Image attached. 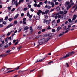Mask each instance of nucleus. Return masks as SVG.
<instances>
[{"mask_svg":"<svg viewBox=\"0 0 77 77\" xmlns=\"http://www.w3.org/2000/svg\"><path fill=\"white\" fill-rule=\"evenodd\" d=\"M50 39V37L46 39V40H45V39L44 38H42L39 40L38 45H41V44H44V43H46Z\"/></svg>","mask_w":77,"mask_h":77,"instance_id":"obj_1","label":"nucleus"},{"mask_svg":"<svg viewBox=\"0 0 77 77\" xmlns=\"http://www.w3.org/2000/svg\"><path fill=\"white\" fill-rule=\"evenodd\" d=\"M15 0H12V5H16V6L17 7L18 5V4H19V2L18 3L17 0H16L15 1Z\"/></svg>","mask_w":77,"mask_h":77,"instance_id":"obj_2","label":"nucleus"},{"mask_svg":"<svg viewBox=\"0 0 77 77\" xmlns=\"http://www.w3.org/2000/svg\"><path fill=\"white\" fill-rule=\"evenodd\" d=\"M75 53V52L73 51L69 52L68 54H66V56H65L64 57H68L70 55H72V54H74Z\"/></svg>","mask_w":77,"mask_h":77,"instance_id":"obj_3","label":"nucleus"},{"mask_svg":"<svg viewBox=\"0 0 77 77\" xmlns=\"http://www.w3.org/2000/svg\"><path fill=\"white\" fill-rule=\"evenodd\" d=\"M61 29H62V27L60 26L58 27L57 28L56 31L57 32H59V30H60Z\"/></svg>","mask_w":77,"mask_h":77,"instance_id":"obj_4","label":"nucleus"},{"mask_svg":"<svg viewBox=\"0 0 77 77\" xmlns=\"http://www.w3.org/2000/svg\"><path fill=\"white\" fill-rule=\"evenodd\" d=\"M70 30V28H67L66 29V31H65L64 32V33H67L68 32V31Z\"/></svg>","mask_w":77,"mask_h":77,"instance_id":"obj_5","label":"nucleus"},{"mask_svg":"<svg viewBox=\"0 0 77 77\" xmlns=\"http://www.w3.org/2000/svg\"><path fill=\"white\" fill-rule=\"evenodd\" d=\"M64 32H62V33H60L58 35V36H59V37H60L63 35H64Z\"/></svg>","mask_w":77,"mask_h":77,"instance_id":"obj_6","label":"nucleus"},{"mask_svg":"<svg viewBox=\"0 0 77 77\" xmlns=\"http://www.w3.org/2000/svg\"><path fill=\"white\" fill-rule=\"evenodd\" d=\"M77 18V15H74L73 16V18L72 19V21H74Z\"/></svg>","mask_w":77,"mask_h":77,"instance_id":"obj_7","label":"nucleus"},{"mask_svg":"<svg viewBox=\"0 0 77 77\" xmlns=\"http://www.w3.org/2000/svg\"><path fill=\"white\" fill-rule=\"evenodd\" d=\"M50 4H51V5H52L51 6L52 8H53V7H54V6L55 5H54V2H51L50 3Z\"/></svg>","mask_w":77,"mask_h":77,"instance_id":"obj_8","label":"nucleus"},{"mask_svg":"<svg viewBox=\"0 0 77 77\" xmlns=\"http://www.w3.org/2000/svg\"><path fill=\"white\" fill-rule=\"evenodd\" d=\"M14 25V24H10L8 26H7V27L6 28V29H8V28H9V27H12V26Z\"/></svg>","mask_w":77,"mask_h":77,"instance_id":"obj_9","label":"nucleus"},{"mask_svg":"<svg viewBox=\"0 0 77 77\" xmlns=\"http://www.w3.org/2000/svg\"><path fill=\"white\" fill-rule=\"evenodd\" d=\"M40 19V16H37L35 18L36 20H39Z\"/></svg>","mask_w":77,"mask_h":77,"instance_id":"obj_10","label":"nucleus"},{"mask_svg":"<svg viewBox=\"0 0 77 77\" xmlns=\"http://www.w3.org/2000/svg\"><path fill=\"white\" fill-rule=\"evenodd\" d=\"M41 38V35H40L39 36H38L37 37H36L34 38V39H38L39 38L40 39V38Z\"/></svg>","mask_w":77,"mask_h":77,"instance_id":"obj_11","label":"nucleus"},{"mask_svg":"<svg viewBox=\"0 0 77 77\" xmlns=\"http://www.w3.org/2000/svg\"><path fill=\"white\" fill-rule=\"evenodd\" d=\"M71 7V4L69 5L67 7V10H68V9H70Z\"/></svg>","mask_w":77,"mask_h":77,"instance_id":"obj_12","label":"nucleus"},{"mask_svg":"<svg viewBox=\"0 0 77 77\" xmlns=\"http://www.w3.org/2000/svg\"><path fill=\"white\" fill-rule=\"evenodd\" d=\"M30 30H31V32H30V33H32L33 32V28H32V27H30Z\"/></svg>","mask_w":77,"mask_h":77,"instance_id":"obj_13","label":"nucleus"},{"mask_svg":"<svg viewBox=\"0 0 77 77\" xmlns=\"http://www.w3.org/2000/svg\"><path fill=\"white\" fill-rule=\"evenodd\" d=\"M9 43H6V46H5V48H7V47H8V46H9Z\"/></svg>","mask_w":77,"mask_h":77,"instance_id":"obj_14","label":"nucleus"},{"mask_svg":"<svg viewBox=\"0 0 77 77\" xmlns=\"http://www.w3.org/2000/svg\"><path fill=\"white\" fill-rule=\"evenodd\" d=\"M19 16V14H17L15 16L14 18L15 19H17V18H18V17Z\"/></svg>","mask_w":77,"mask_h":77,"instance_id":"obj_15","label":"nucleus"},{"mask_svg":"<svg viewBox=\"0 0 77 77\" xmlns=\"http://www.w3.org/2000/svg\"><path fill=\"white\" fill-rule=\"evenodd\" d=\"M23 3L24 2V0H20L19 2V4H20L21 3Z\"/></svg>","mask_w":77,"mask_h":77,"instance_id":"obj_16","label":"nucleus"},{"mask_svg":"<svg viewBox=\"0 0 77 77\" xmlns=\"http://www.w3.org/2000/svg\"><path fill=\"white\" fill-rule=\"evenodd\" d=\"M61 18H62V19H63V18H64V19H66V15H63Z\"/></svg>","mask_w":77,"mask_h":77,"instance_id":"obj_17","label":"nucleus"},{"mask_svg":"<svg viewBox=\"0 0 77 77\" xmlns=\"http://www.w3.org/2000/svg\"><path fill=\"white\" fill-rule=\"evenodd\" d=\"M22 48V46H20V47H17V50H18L19 51H20V50Z\"/></svg>","mask_w":77,"mask_h":77,"instance_id":"obj_18","label":"nucleus"},{"mask_svg":"<svg viewBox=\"0 0 77 77\" xmlns=\"http://www.w3.org/2000/svg\"><path fill=\"white\" fill-rule=\"evenodd\" d=\"M29 29V27L27 26L25 27L24 29V30H28Z\"/></svg>","mask_w":77,"mask_h":77,"instance_id":"obj_19","label":"nucleus"},{"mask_svg":"<svg viewBox=\"0 0 77 77\" xmlns=\"http://www.w3.org/2000/svg\"><path fill=\"white\" fill-rule=\"evenodd\" d=\"M42 29V26H38V30H41Z\"/></svg>","mask_w":77,"mask_h":77,"instance_id":"obj_20","label":"nucleus"},{"mask_svg":"<svg viewBox=\"0 0 77 77\" xmlns=\"http://www.w3.org/2000/svg\"><path fill=\"white\" fill-rule=\"evenodd\" d=\"M65 56H64V57H63L60 58L59 59L60 60H62V59H63L64 58H66V57H65Z\"/></svg>","mask_w":77,"mask_h":77,"instance_id":"obj_21","label":"nucleus"},{"mask_svg":"<svg viewBox=\"0 0 77 77\" xmlns=\"http://www.w3.org/2000/svg\"><path fill=\"white\" fill-rule=\"evenodd\" d=\"M75 7H76L75 9H74V11H75L77 9V6H76V5H75V6H74L73 8V9H74V8H75Z\"/></svg>","mask_w":77,"mask_h":77,"instance_id":"obj_22","label":"nucleus"},{"mask_svg":"<svg viewBox=\"0 0 77 77\" xmlns=\"http://www.w3.org/2000/svg\"><path fill=\"white\" fill-rule=\"evenodd\" d=\"M20 66H18L16 68H15L14 69H16V70H18V69H19V68H20Z\"/></svg>","mask_w":77,"mask_h":77,"instance_id":"obj_23","label":"nucleus"},{"mask_svg":"<svg viewBox=\"0 0 77 77\" xmlns=\"http://www.w3.org/2000/svg\"><path fill=\"white\" fill-rule=\"evenodd\" d=\"M3 18H1L0 19V23H1L2 22H3Z\"/></svg>","mask_w":77,"mask_h":77,"instance_id":"obj_24","label":"nucleus"},{"mask_svg":"<svg viewBox=\"0 0 77 77\" xmlns=\"http://www.w3.org/2000/svg\"><path fill=\"white\" fill-rule=\"evenodd\" d=\"M70 3V2H69L67 1L66 2V4L67 5H69Z\"/></svg>","mask_w":77,"mask_h":77,"instance_id":"obj_25","label":"nucleus"},{"mask_svg":"<svg viewBox=\"0 0 77 77\" xmlns=\"http://www.w3.org/2000/svg\"><path fill=\"white\" fill-rule=\"evenodd\" d=\"M48 20H47L46 19H44V21H43L44 23H47V22Z\"/></svg>","mask_w":77,"mask_h":77,"instance_id":"obj_26","label":"nucleus"},{"mask_svg":"<svg viewBox=\"0 0 77 77\" xmlns=\"http://www.w3.org/2000/svg\"><path fill=\"white\" fill-rule=\"evenodd\" d=\"M67 12H68V11H66L65 10H64L63 14L64 15H65V14H67Z\"/></svg>","mask_w":77,"mask_h":77,"instance_id":"obj_27","label":"nucleus"},{"mask_svg":"<svg viewBox=\"0 0 77 77\" xmlns=\"http://www.w3.org/2000/svg\"><path fill=\"white\" fill-rule=\"evenodd\" d=\"M13 20V18H9L8 19V20L9 21H12Z\"/></svg>","mask_w":77,"mask_h":77,"instance_id":"obj_28","label":"nucleus"},{"mask_svg":"<svg viewBox=\"0 0 77 77\" xmlns=\"http://www.w3.org/2000/svg\"><path fill=\"white\" fill-rule=\"evenodd\" d=\"M48 36H49V37H51L52 36V34H48Z\"/></svg>","mask_w":77,"mask_h":77,"instance_id":"obj_29","label":"nucleus"},{"mask_svg":"<svg viewBox=\"0 0 77 77\" xmlns=\"http://www.w3.org/2000/svg\"><path fill=\"white\" fill-rule=\"evenodd\" d=\"M28 9V8H25L23 9V11H27Z\"/></svg>","mask_w":77,"mask_h":77,"instance_id":"obj_30","label":"nucleus"},{"mask_svg":"<svg viewBox=\"0 0 77 77\" xmlns=\"http://www.w3.org/2000/svg\"><path fill=\"white\" fill-rule=\"evenodd\" d=\"M68 21H69V22H70V23H72V21H71V19H69L68 20Z\"/></svg>","mask_w":77,"mask_h":77,"instance_id":"obj_31","label":"nucleus"},{"mask_svg":"<svg viewBox=\"0 0 77 77\" xmlns=\"http://www.w3.org/2000/svg\"><path fill=\"white\" fill-rule=\"evenodd\" d=\"M56 9H57V11H59V10H60V8L59 7H56Z\"/></svg>","mask_w":77,"mask_h":77,"instance_id":"obj_32","label":"nucleus"},{"mask_svg":"<svg viewBox=\"0 0 77 77\" xmlns=\"http://www.w3.org/2000/svg\"><path fill=\"white\" fill-rule=\"evenodd\" d=\"M56 14H53L52 15V17H55V16H56Z\"/></svg>","mask_w":77,"mask_h":77,"instance_id":"obj_33","label":"nucleus"},{"mask_svg":"<svg viewBox=\"0 0 77 77\" xmlns=\"http://www.w3.org/2000/svg\"><path fill=\"white\" fill-rule=\"evenodd\" d=\"M10 52L11 50H8L5 52V53H10Z\"/></svg>","mask_w":77,"mask_h":77,"instance_id":"obj_34","label":"nucleus"},{"mask_svg":"<svg viewBox=\"0 0 77 77\" xmlns=\"http://www.w3.org/2000/svg\"><path fill=\"white\" fill-rule=\"evenodd\" d=\"M60 19H58L57 20V23H60Z\"/></svg>","mask_w":77,"mask_h":77,"instance_id":"obj_35","label":"nucleus"},{"mask_svg":"<svg viewBox=\"0 0 77 77\" xmlns=\"http://www.w3.org/2000/svg\"><path fill=\"white\" fill-rule=\"evenodd\" d=\"M14 24H17V21L15 20L14 22Z\"/></svg>","mask_w":77,"mask_h":77,"instance_id":"obj_36","label":"nucleus"},{"mask_svg":"<svg viewBox=\"0 0 77 77\" xmlns=\"http://www.w3.org/2000/svg\"><path fill=\"white\" fill-rule=\"evenodd\" d=\"M3 25L2 24H0V28H2V27H3Z\"/></svg>","mask_w":77,"mask_h":77,"instance_id":"obj_37","label":"nucleus"},{"mask_svg":"<svg viewBox=\"0 0 77 77\" xmlns=\"http://www.w3.org/2000/svg\"><path fill=\"white\" fill-rule=\"evenodd\" d=\"M27 16L28 17H29V16H30V13H29V12H27Z\"/></svg>","mask_w":77,"mask_h":77,"instance_id":"obj_38","label":"nucleus"},{"mask_svg":"<svg viewBox=\"0 0 77 77\" xmlns=\"http://www.w3.org/2000/svg\"><path fill=\"white\" fill-rule=\"evenodd\" d=\"M48 12H49V10H46L45 11V14H47Z\"/></svg>","mask_w":77,"mask_h":77,"instance_id":"obj_39","label":"nucleus"},{"mask_svg":"<svg viewBox=\"0 0 77 77\" xmlns=\"http://www.w3.org/2000/svg\"><path fill=\"white\" fill-rule=\"evenodd\" d=\"M7 23H6V21H4L3 23V24H4V25H6Z\"/></svg>","mask_w":77,"mask_h":77,"instance_id":"obj_40","label":"nucleus"},{"mask_svg":"<svg viewBox=\"0 0 77 77\" xmlns=\"http://www.w3.org/2000/svg\"><path fill=\"white\" fill-rule=\"evenodd\" d=\"M8 19V16H7L5 17V20H6Z\"/></svg>","mask_w":77,"mask_h":77,"instance_id":"obj_41","label":"nucleus"},{"mask_svg":"<svg viewBox=\"0 0 77 77\" xmlns=\"http://www.w3.org/2000/svg\"><path fill=\"white\" fill-rule=\"evenodd\" d=\"M52 32H56V30L54 29H53L52 30Z\"/></svg>","mask_w":77,"mask_h":77,"instance_id":"obj_42","label":"nucleus"},{"mask_svg":"<svg viewBox=\"0 0 77 77\" xmlns=\"http://www.w3.org/2000/svg\"><path fill=\"white\" fill-rule=\"evenodd\" d=\"M44 59H45V58H43V59L40 60V62H42V61H43V60H44Z\"/></svg>","mask_w":77,"mask_h":77,"instance_id":"obj_43","label":"nucleus"},{"mask_svg":"<svg viewBox=\"0 0 77 77\" xmlns=\"http://www.w3.org/2000/svg\"><path fill=\"white\" fill-rule=\"evenodd\" d=\"M5 42H8V38H7L5 39Z\"/></svg>","mask_w":77,"mask_h":77,"instance_id":"obj_44","label":"nucleus"},{"mask_svg":"<svg viewBox=\"0 0 77 77\" xmlns=\"http://www.w3.org/2000/svg\"><path fill=\"white\" fill-rule=\"evenodd\" d=\"M47 24H50V22L47 20V22H46Z\"/></svg>","mask_w":77,"mask_h":77,"instance_id":"obj_45","label":"nucleus"},{"mask_svg":"<svg viewBox=\"0 0 77 77\" xmlns=\"http://www.w3.org/2000/svg\"><path fill=\"white\" fill-rule=\"evenodd\" d=\"M15 8H13L11 11V12H13V11H15Z\"/></svg>","mask_w":77,"mask_h":77,"instance_id":"obj_46","label":"nucleus"},{"mask_svg":"<svg viewBox=\"0 0 77 77\" xmlns=\"http://www.w3.org/2000/svg\"><path fill=\"white\" fill-rule=\"evenodd\" d=\"M34 6H35V7H36L37 6V4L35 3L34 4Z\"/></svg>","mask_w":77,"mask_h":77,"instance_id":"obj_47","label":"nucleus"},{"mask_svg":"<svg viewBox=\"0 0 77 77\" xmlns=\"http://www.w3.org/2000/svg\"><path fill=\"white\" fill-rule=\"evenodd\" d=\"M23 23L24 24H26V21H23Z\"/></svg>","mask_w":77,"mask_h":77,"instance_id":"obj_48","label":"nucleus"},{"mask_svg":"<svg viewBox=\"0 0 77 77\" xmlns=\"http://www.w3.org/2000/svg\"><path fill=\"white\" fill-rule=\"evenodd\" d=\"M38 12H39L40 14H41V13H42V11L41 10H39L38 11Z\"/></svg>","mask_w":77,"mask_h":77,"instance_id":"obj_49","label":"nucleus"},{"mask_svg":"<svg viewBox=\"0 0 77 77\" xmlns=\"http://www.w3.org/2000/svg\"><path fill=\"white\" fill-rule=\"evenodd\" d=\"M40 62V60H37V61H36V62L35 63H37V62Z\"/></svg>","mask_w":77,"mask_h":77,"instance_id":"obj_50","label":"nucleus"},{"mask_svg":"<svg viewBox=\"0 0 77 77\" xmlns=\"http://www.w3.org/2000/svg\"><path fill=\"white\" fill-rule=\"evenodd\" d=\"M55 4L56 5H57L59 4V3L58 2H55Z\"/></svg>","mask_w":77,"mask_h":77,"instance_id":"obj_51","label":"nucleus"},{"mask_svg":"<svg viewBox=\"0 0 77 77\" xmlns=\"http://www.w3.org/2000/svg\"><path fill=\"white\" fill-rule=\"evenodd\" d=\"M26 21V18H24L23 19V21Z\"/></svg>","mask_w":77,"mask_h":77,"instance_id":"obj_52","label":"nucleus"},{"mask_svg":"<svg viewBox=\"0 0 77 77\" xmlns=\"http://www.w3.org/2000/svg\"><path fill=\"white\" fill-rule=\"evenodd\" d=\"M32 6L31 5H28V8H31V7Z\"/></svg>","mask_w":77,"mask_h":77,"instance_id":"obj_53","label":"nucleus"},{"mask_svg":"<svg viewBox=\"0 0 77 77\" xmlns=\"http://www.w3.org/2000/svg\"><path fill=\"white\" fill-rule=\"evenodd\" d=\"M48 9H50L51 8V6L50 5H48Z\"/></svg>","mask_w":77,"mask_h":77,"instance_id":"obj_54","label":"nucleus"},{"mask_svg":"<svg viewBox=\"0 0 77 77\" xmlns=\"http://www.w3.org/2000/svg\"><path fill=\"white\" fill-rule=\"evenodd\" d=\"M10 34H11V33L10 32L8 33V34H7V36H9Z\"/></svg>","mask_w":77,"mask_h":77,"instance_id":"obj_55","label":"nucleus"},{"mask_svg":"<svg viewBox=\"0 0 77 77\" xmlns=\"http://www.w3.org/2000/svg\"><path fill=\"white\" fill-rule=\"evenodd\" d=\"M71 27V25H69L68 26V28H70Z\"/></svg>","mask_w":77,"mask_h":77,"instance_id":"obj_56","label":"nucleus"},{"mask_svg":"<svg viewBox=\"0 0 77 77\" xmlns=\"http://www.w3.org/2000/svg\"><path fill=\"white\" fill-rule=\"evenodd\" d=\"M37 7H38V8H40V7H41V5L39 4H38L37 5Z\"/></svg>","mask_w":77,"mask_h":77,"instance_id":"obj_57","label":"nucleus"},{"mask_svg":"<svg viewBox=\"0 0 77 77\" xmlns=\"http://www.w3.org/2000/svg\"><path fill=\"white\" fill-rule=\"evenodd\" d=\"M65 24H67L68 23V21H66V22H65Z\"/></svg>","mask_w":77,"mask_h":77,"instance_id":"obj_58","label":"nucleus"},{"mask_svg":"<svg viewBox=\"0 0 77 77\" xmlns=\"http://www.w3.org/2000/svg\"><path fill=\"white\" fill-rule=\"evenodd\" d=\"M60 14H63V11H60Z\"/></svg>","mask_w":77,"mask_h":77,"instance_id":"obj_59","label":"nucleus"},{"mask_svg":"<svg viewBox=\"0 0 77 77\" xmlns=\"http://www.w3.org/2000/svg\"><path fill=\"white\" fill-rule=\"evenodd\" d=\"M24 15V13H22L21 14V17H23Z\"/></svg>","mask_w":77,"mask_h":77,"instance_id":"obj_60","label":"nucleus"},{"mask_svg":"<svg viewBox=\"0 0 77 77\" xmlns=\"http://www.w3.org/2000/svg\"><path fill=\"white\" fill-rule=\"evenodd\" d=\"M3 56H4V55L2 54L0 55V57H3Z\"/></svg>","mask_w":77,"mask_h":77,"instance_id":"obj_61","label":"nucleus"},{"mask_svg":"<svg viewBox=\"0 0 77 77\" xmlns=\"http://www.w3.org/2000/svg\"><path fill=\"white\" fill-rule=\"evenodd\" d=\"M31 12H33V11H34V10H33V9L31 8Z\"/></svg>","mask_w":77,"mask_h":77,"instance_id":"obj_62","label":"nucleus"},{"mask_svg":"<svg viewBox=\"0 0 77 77\" xmlns=\"http://www.w3.org/2000/svg\"><path fill=\"white\" fill-rule=\"evenodd\" d=\"M47 2H48V1H47V0H46L44 2V3H45V4H46L47 3Z\"/></svg>","mask_w":77,"mask_h":77,"instance_id":"obj_63","label":"nucleus"},{"mask_svg":"<svg viewBox=\"0 0 77 77\" xmlns=\"http://www.w3.org/2000/svg\"><path fill=\"white\" fill-rule=\"evenodd\" d=\"M11 71H8L7 73H7L8 74H9V73H10V72H11Z\"/></svg>","mask_w":77,"mask_h":77,"instance_id":"obj_64","label":"nucleus"}]
</instances>
